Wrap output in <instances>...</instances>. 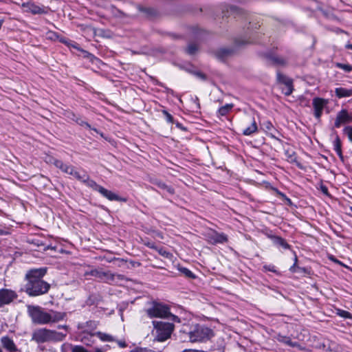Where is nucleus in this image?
Wrapping results in <instances>:
<instances>
[{
    "label": "nucleus",
    "mask_w": 352,
    "mask_h": 352,
    "mask_svg": "<svg viewBox=\"0 0 352 352\" xmlns=\"http://www.w3.org/2000/svg\"><path fill=\"white\" fill-rule=\"evenodd\" d=\"M293 83H291L290 85H285V87L283 89V93L285 96H289L293 92Z\"/></svg>",
    "instance_id": "nucleus-40"
},
{
    "label": "nucleus",
    "mask_w": 352,
    "mask_h": 352,
    "mask_svg": "<svg viewBox=\"0 0 352 352\" xmlns=\"http://www.w3.org/2000/svg\"><path fill=\"white\" fill-rule=\"evenodd\" d=\"M224 16H227L229 14L236 15L240 14L242 11L240 8L235 6H226L222 10Z\"/></svg>",
    "instance_id": "nucleus-25"
},
{
    "label": "nucleus",
    "mask_w": 352,
    "mask_h": 352,
    "mask_svg": "<svg viewBox=\"0 0 352 352\" xmlns=\"http://www.w3.org/2000/svg\"><path fill=\"white\" fill-rule=\"evenodd\" d=\"M67 317L65 312L57 311L53 309H50L48 311V324L56 323L60 321H63Z\"/></svg>",
    "instance_id": "nucleus-13"
},
{
    "label": "nucleus",
    "mask_w": 352,
    "mask_h": 352,
    "mask_svg": "<svg viewBox=\"0 0 352 352\" xmlns=\"http://www.w3.org/2000/svg\"><path fill=\"white\" fill-rule=\"evenodd\" d=\"M188 335L191 342H201L212 338L214 336V332L205 325L196 324L190 327Z\"/></svg>",
    "instance_id": "nucleus-3"
},
{
    "label": "nucleus",
    "mask_w": 352,
    "mask_h": 352,
    "mask_svg": "<svg viewBox=\"0 0 352 352\" xmlns=\"http://www.w3.org/2000/svg\"><path fill=\"white\" fill-rule=\"evenodd\" d=\"M335 65L337 68L341 69L347 73H349L352 71V66L349 64L336 63Z\"/></svg>",
    "instance_id": "nucleus-37"
},
{
    "label": "nucleus",
    "mask_w": 352,
    "mask_h": 352,
    "mask_svg": "<svg viewBox=\"0 0 352 352\" xmlns=\"http://www.w3.org/2000/svg\"><path fill=\"white\" fill-rule=\"evenodd\" d=\"M0 352H3V351H2V349H1V348H0Z\"/></svg>",
    "instance_id": "nucleus-61"
},
{
    "label": "nucleus",
    "mask_w": 352,
    "mask_h": 352,
    "mask_svg": "<svg viewBox=\"0 0 352 352\" xmlns=\"http://www.w3.org/2000/svg\"><path fill=\"white\" fill-rule=\"evenodd\" d=\"M207 241L212 245L225 243L228 241V236L224 233H219L215 230H210L206 234Z\"/></svg>",
    "instance_id": "nucleus-9"
},
{
    "label": "nucleus",
    "mask_w": 352,
    "mask_h": 352,
    "mask_svg": "<svg viewBox=\"0 0 352 352\" xmlns=\"http://www.w3.org/2000/svg\"><path fill=\"white\" fill-rule=\"evenodd\" d=\"M53 164L62 172L69 174L72 170L73 166L65 164L63 161L57 159H54L52 162Z\"/></svg>",
    "instance_id": "nucleus-21"
},
{
    "label": "nucleus",
    "mask_w": 352,
    "mask_h": 352,
    "mask_svg": "<svg viewBox=\"0 0 352 352\" xmlns=\"http://www.w3.org/2000/svg\"><path fill=\"white\" fill-rule=\"evenodd\" d=\"M263 270L267 272H272L274 273H277V270H276V267L274 265H265L263 267Z\"/></svg>",
    "instance_id": "nucleus-42"
},
{
    "label": "nucleus",
    "mask_w": 352,
    "mask_h": 352,
    "mask_svg": "<svg viewBox=\"0 0 352 352\" xmlns=\"http://www.w3.org/2000/svg\"><path fill=\"white\" fill-rule=\"evenodd\" d=\"M279 194L281 195L282 196H284L283 193L279 192Z\"/></svg>",
    "instance_id": "nucleus-59"
},
{
    "label": "nucleus",
    "mask_w": 352,
    "mask_h": 352,
    "mask_svg": "<svg viewBox=\"0 0 352 352\" xmlns=\"http://www.w3.org/2000/svg\"><path fill=\"white\" fill-rule=\"evenodd\" d=\"M263 126L266 131L270 132L272 130H274V127L272 123L269 120L263 122Z\"/></svg>",
    "instance_id": "nucleus-41"
},
{
    "label": "nucleus",
    "mask_w": 352,
    "mask_h": 352,
    "mask_svg": "<svg viewBox=\"0 0 352 352\" xmlns=\"http://www.w3.org/2000/svg\"><path fill=\"white\" fill-rule=\"evenodd\" d=\"M60 41L63 43H65L66 45H67L68 46H71L73 48H75L79 51H81L84 54H85V57H88L89 56H91V54L90 53H89L88 52L85 51V50H82L79 46L78 45L75 43V42H73L72 43H69V42H67V41H65V39H62L60 40Z\"/></svg>",
    "instance_id": "nucleus-33"
},
{
    "label": "nucleus",
    "mask_w": 352,
    "mask_h": 352,
    "mask_svg": "<svg viewBox=\"0 0 352 352\" xmlns=\"http://www.w3.org/2000/svg\"><path fill=\"white\" fill-rule=\"evenodd\" d=\"M18 297L16 292L9 289H0V306L8 305Z\"/></svg>",
    "instance_id": "nucleus-8"
},
{
    "label": "nucleus",
    "mask_w": 352,
    "mask_h": 352,
    "mask_svg": "<svg viewBox=\"0 0 352 352\" xmlns=\"http://www.w3.org/2000/svg\"><path fill=\"white\" fill-rule=\"evenodd\" d=\"M327 104L328 100L326 99L318 97H316L313 99L314 115L317 120H320L323 109Z\"/></svg>",
    "instance_id": "nucleus-7"
},
{
    "label": "nucleus",
    "mask_w": 352,
    "mask_h": 352,
    "mask_svg": "<svg viewBox=\"0 0 352 352\" xmlns=\"http://www.w3.org/2000/svg\"><path fill=\"white\" fill-rule=\"evenodd\" d=\"M1 344L4 349L10 352L17 351V347L14 341L8 336H3L1 338Z\"/></svg>",
    "instance_id": "nucleus-18"
},
{
    "label": "nucleus",
    "mask_w": 352,
    "mask_h": 352,
    "mask_svg": "<svg viewBox=\"0 0 352 352\" xmlns=\"http://www.w3.org/2000/svg\"><path fill=\"white\" fill-rule=\"evenodd\" d=\"M176 126L180 129H182V131H186V128L184 127L181 123L179 122H177L176 123Z\"/></svg>",
    "instance_id": "nucleus-54"
},
{
    "label": "nucleus",
    "mask_w": 352,
    "mask_h": 352,
    "mask_svg": "<svg viewBox=\"0 0 352 352\" xmlns=\"http://www.w3.org/2000/svg\"><path fill=\"white\" fill-rule=\"evenodd\" d=\"M257 131L258 126L255 119L253 118L251 120L250 125L243 130L242 134L243 135L249 136L255 133Z\"/></svg>",
    "instance_id": "nucleus-24"
},
{
    "label": "nucleus",
    "mask_w": 352,
    "mask_h": 352,
    "mask_svg": "<svg viewBox=\"0 0 352 352\" xmlns=\"http://www.w3.org/2000/svg\"><path fill=\"white\" fill-rule=\"evenodd\" d=\"M144 245L151 248V249H153V250H156L157 248V245H155V243L151 241H144Z\"/></svg>",
    "instance_id": "nucleus-46"
},
{
    "label": "nucleus",
    "mask_w": 352,
    "mask_h": 352,
    "mask_svg": "<svg viewBox=\"0 0 352 352\" xmlns=\"http://www.w3.org/2000/svg\"><path fill=\"white\" fill-rule=\"evenodd\" d=\"M76 122H77V123L78 124H80L82 126H85V127H87L88 129H91L90 124L89 123H87V122H85V121H83V120L80 119L79 120H76Z\"/></svg>",
    "instance_id": "nucleus-48"
},
{
    "label": "nucleus",
    "mask_w": 352,
    "mask_h": 352,
    "mask_svg": "<svg viewBox=\"0 0 352 352\" xmlns=\"http://www.w3.org/2000/svg\"><path fill=\"white\" fill-rule=\"evenodd\" d=\"M248 42L246 41H244V40H241V39H236L235 40V45L237 46V47H240L243 45H245L246 43H248Z\"/></svg>",
    "instance_id": "nucleus-49"
},
{
    "label": "nucleus",
    "mask_w": 352,
    "mask_h": 352,
    "mask_svg": "<svg viewBox=\"0 0 352 352\" xmlns=\"http://www.w3.org/2000/svg\"><path fill=\"white\" fill-rule=\"evenodd\" d=\"M276 339L278 342L285 344L291 347L296 348L299 351L305 350V347L302 346L298 342H293L288 336L278 334Z\"/></svg>",
    "instance_id": "nucleus-15"
},
{
    "label": "nucleus",
    "mask_w": 352,
    "mask_h": 352,
    "mask_svg": "<svg viewBox=\"0 0 352 352\" xmlns=\"http://www.w3.org/2000/svg\"><path fill=\"white\" fill-rule=\"evenodd\" d=\"M22 7L25 8L26 12L32 14H43L47 13V8L45 6H39L32 2L23 3Z\"/></svg>",
    "instance_id": "nucleus-11"
},
{
    "label": "nucleus",
    "mask_w": 352,
    "mask_h": 352,
    "mask_svg": "<svg viewBox=\"0 0 352 352\" xmlns=\"http://www.w3.org/2000/svg\"><path fill=\"white\" fill-rule=\"evenodd\" d=\"M178 270L186 278L191 279H195L196 278L195 274L186 267H179Z\"/></svg>",
    "instance_id": "nucleus-31"
},
{
    "label": "nucleus",
    "mask_w": 352,
    "mask_h": 352,
    "mask_svg": "<svg viewBox=\"0 0 352 352\" xmlns=\"http://www.w3.org/2000/svg\"><path fill=\"white\" fill-rule=\"evenodd\" d=\"M267 58L272 60L274 65H281L285 66L287 63V58L284 57H280L272 54H267Z\"/></svg>",
    "instance_id": "nucleus-22"
},
{
    "label": "nucleus",
    "mask_w": 352,
    "mask_h": 352,
    "mask_svg": "<svg viewBox=\"0 0 352 352\" xmlns=\"http://www.w3.org/2000/svg\"><path fill=\"white\" fill-rule=\"evenodd\" d=\"M349 117H350L351 122H352V112H349Z\"/></svg>",
    "instance_id": "nucleus-58"
},
{
    "label": "nucleus",
    "mask_w": 352,
    "mask_h": 352,
    "mask_svg": "<svg viewBox=\"0 0 352 352\" xmlns=\"http://www.w3.org/2000/svg\"><path fill=\"white\" fill-rule=\"evenodd\" d=\"M28 313L32 322L37 324H48V312L40 306L30 305L28 307Z\"/></svg>",
    "instance_id": "nucleus-6"
},
{
    "label": "nucleus",
    "mask_w": 352,
    "mask_h": 352,
    "mask_svg": "<svg viewBox=\"0 0 352 352\" xmlns=\"http://www.w3.org/2000/svg\"><path fill=\"white\" fill-rule=\"evenodd\" d=\"M153 184L160 189L166 190L169 195L175 194V189L173 187L166 185L161 181H155Z\"/></svg>",
    "instance_id": "nucleus-29"
},
{
    "label": "nucleus",
    "mask_w": 352,
    "mask_h": 352,
    "mask_svg": "<svg viewBox=\"0 0 352 352\" xmlns=\"http://www.w3.org/2000/svg\"><path fill=\"white\" fill-rule=\"evenodd\" d=\"M91 301V297L88 299V302Z\"/></svg>",
    "instance_id": "nucleus-60"
},
{
    "label": "nucleus",
    "mask_w": 352,
    "mask_h": 352,
    "mask_svg": "<svg viewBox=\"0 0 352 352\" xmlns=\"http://www.w3.org/2000/svg\"><path fill=\"white\" fill-rule=\"evenodd\" d=\"M345 48L348 49V50H352V43H347L345 45Z\"/></svg>",
    "instance_id": "nucleus-56"
},
{
    "label": "nucleus",
    "mask_w": 352,
    "mask_h": 352,
    "mask_svg": "<svg viewBox=\"0 0 352 352\" xmlns=\"http://www.w3.org/2000/svg\"><path fill=\"white\" fill-rule=\"evenodd\" d=\"M72 352H88V351L81 346H75Z\"/></svg>",
    "instance_id": "nucleus-47"
},
{
    "label": "nucleus",
    "mask_w": 352,
    "mask_h": 352,
    "mask_svg": "<svg viewBox=\"0 0 352 352\" xmlns=\"http://www.w3.org/2000/svg\"><path fill=\"white\" fill-rule=\"evenodd\" d=\"M267 236L272 240L274 245L278 248L281 247L285 250L291 249V245L283 238L273 234H268Z\"/></svg>",
    "instance_id": "nucleus-16"
},
{
    "label": "nucleus",
    "mask_w": 352,
    "mask_h": 352,
    "mask_svg": "<svg viewBox=\"0 0 352 352\" xmlns=\"http://www.w3.org/2000/svg\"><path fill=\"white\" fill-rule=\"evenodd\" d=\"M335 139L333 141V149L338 154V157L342 161H344V156L342 151V142L339 135L336 132H334Z\"/></svg>",
    "instance_id": "nucleus-20"
},
{
    "label": "nucleus",
    "mask_w": 352,
    "mask_h": 352,
    "mask_svg": "<svg viewBox=\"0 0 352 352\" xmlns=\"http://www.w3.org/2000/svg\"><path fill=\"white\" fill-rule=\"evenodd\" d=\"M118 345L121 347V348H124L126 346V344L124 340H119V341H117Z\"/></svg>",
    "instance_id": "nucleus-53"
},
{
    "label": "nucleus",
    "mask_w": 352,
    "mask_h": 352,
    "mask_svg": "<svg viewBox=\"0 0 352 352\" xmlns=\"http://www.w3.org/2000/svg\"><path fill=\"white\" fill-rule=\"evenodd\" d=\"M102 270H98V269H94L89 271H86L84 274L85 276H92L97 278H98L100 280L101 276H102Z\"/></svg>",
    "instance_id": "nucleus-32"
},
{
    "label": "nucleus",
    "mask_w": 352,
    "mask_h": 352,
    "mask_svg": "<svg viewBox=\"0 0 352 352\" xmlns=\"http://www.w3.org/2000/svg\"><path fill=\"white\" fill-rule=\"evenodd\" d=\"M351 123L349 111L346 109H342L336 114L334 127L340 128L342 125Z\"/></svg>",
    "instance_id": "nucleus-10"
},
{
    "label": "nucleus",
    "mask_w": 352,
    "mask_h": 352,
    "mask_svg": "<svg viewBox=\"0 0 352 352\" xmlns=\"http://www.w3.org/2000/svg\"><path fill=\"white\" fill-rule=\"evenodd\" d=\"M276 78L278 82L283 84L285 86L290 85L291 83H293V80L291 78H288L287 76L281 74L279 72H277Z\"/></svg>",
    "instance_id": "nucleus-28"
},
{
    "label": "nucleus",
    "mask_w": 352,
    "mask_h": 352,
    "mask_svg": "<svg viewBox=\"0 0 352 352\" xmlns=\"http://www.w3.org/2000/svg\"><path fill=\"white\" fill-rule=\"evenodd\" d=\"M335 94L338 98L352 96V89L337 87L335 89Z\"/></svg>",
    "instance_id": "nucleus-23"
},
{
    "label": "nucleus",
    "mask_w": 352,
    "mask_h": 352,
    "mask_svg": "<svg viewBox=\"0 0 352 352\" xmlns=\"http://www.w3.org/2000/svg\"><path fill=\"white\" fill-rule=\"evenodd\" d=\"M233 104H226L224 106L221 107L218 111L217 113L219 116H226L233 108Z\"/></svg>",
    "instance_id": "nucleus-30"
},
{
    "label": "nucleus",
    "mask_w": 352,
    "mask_h": 352,
    "mask_svg": "<svg viewBox=\"0 0 352 352\" xmlns=\"http://www.w3.org/2000/svg\"><path fill=\"white\" fill-rule=\"evenodd\" d=\"M320 188L323 194L327 195H329L328 188L326 186L321 184Z\"/></svg>",
    "instance_id": "nucleus-51"
},
{
    "label": "nucleus",
    "mask_w": 352,
    "mask_h": 352,
    "mask_svg": "<svg viewBox=\"0 0 352 352\" xmlns=\"http://www.w3.org/2000/svg\"><path fill=\"white\" fill-rule=\"evenodd\" d=\"M199 47L195 43H189L185 49V52L189 55H194L198 51Z\"/></svg>",
    "instance_id": "nucleus-34"
},
{
    "label": "nucleus",
    "mask_w": 352,
    "mask_h": 352,
    "mask_svg": "<svg viewBox=\"0 0 352 352\" xmlns=\"http://www.w3.org/2000/svg\"><path fill=\"white\" fill-rule=\"evenodd\" d=\"M86 179L83 181V184H85L87 186L92 188L94 190L98 191L100 190L102 186L98 185L94 180L91 179L89 176L87 175Z\"/></svg>",
    "instance_id": "nucleus-26"
},
{
    "label": "nucleus",
    "mask_w": 352,
    "mask_h": 352,
    "mask_svg": "<svg viewBox=\"0 0 352 352\" xmlns=\"http://www.w3.org/2000/svg\"><path fill=\"white\" fill-rule=\"evenodd\" d=\"M234 54V50L230 48H220L215 52V56L220 60L223 61L228 57Z\"/></svg>",
    "instance_id": "nucleus-19"
},
{
    "label": "nucleus",
    "mask_w": 352,
    "mask_h": 352,
    "mask_svg": "<svg viewBox=\"0 0 352 352\" xmlns=\"http://www.w3.org/2000/svg\"><path fill=\"white\" fill-rule=\"evenodd\" d=\"M297 261H298V258H297V256H295V259H294V265L289 269V270L292 272H296L295 268H296V265Z\"/></svg>",
    "instance_id": "nucleus-52"
},
{
    "label": "nucleus",
    "mask_w": 352,
    "mask_h": 352,
    "mask_svg": "<svg viewBox=\"0 0 352 352\" xmlns=\"http://www.w3.org/2000/svg\"><path fill=\"white\" fill-rule=\"evenodd\" d=\"M162 113L165 116L166 120L168 122H173V117L166 110H162Z\"/></svg>",
    "instance_id": "nucleus-45"
},
{
    "label": "nucleus",
    "mask_w": 352,
    "mask_h": 352,
    "mask_svg": "<svg viewBox=\"0 0 352 352\" xmlns=\"http://www.w3.org/2000/svg\"><path fill=\"white\" fill-rule=\"evenodd\" d=\"M58 329H64L65 333L47 328L36 329L32 333L31 341L38 344L45 342H62L65 339L69 327L66 324L58 325Z\"/></svg>",
    "instance_id": "nucleus-2"
},
{
    "label": "nucleus",
    "mask_w": 352,
    "mask_h": 352,
    "mask_svg": "<svg viewBox=\"0 0 352 352\" xmlns=\"http://www.w3.org/2000/svg\"><path fill=\"white\" fill-rule=\"evenodd\" d=\"M96 336L102 341H104V342H113L115 340L112 336L105 333L100 332V331L97 332Z\"/></svg>",
    "instance_id": "nucleus-35"
},
{
    "label": "nucleus",
    "mask_w": 352,
    "mask_h": 352,
    "mask_svg": "<svg viewBox=\"0 0 352 352\" xmlns=\"http://www.w3.org/2000/svg\"><path fill=\"white\" fill-rule=\"evenodd\" d=\"M329 258L331 261H333L334 263H340V262L338 259H336V258H334V256H332V255L329 256Z\"/></svg>",
    "instance_id": "nucleus-55"
},
{
    "label": "nucleus",
    "mask_w": 352,
    "mask_h": 352,
    "mask_svg": "<svg viewBox=\"0 0 352 352\" xmlns=\"http://www.w3.org/2000/svg\"><path fill=\"white\" fill-rule=\"evenodd\" d=\"M146 314L151 318H165L174 322H179L180 319L178 316L172 314L170 312L169 307L164 304L153 302L151 307L146 310Z\"/></svg>",
    "instance_id": "nucleus-4"
},
{
    "label": "nucleus",
    "mask_w": 352,
    "mask_h": 352,
    "mask_svg": "<svg viewBox=\"0 0 352 352\" xmlns=\"http://www.w3.org/2000/svg\"><path fill=\"white\" fill-rule=\"evenodd\" d=\"M198 351L195 349H185L182 352H197Z\"/></svg>",
    "instance_id": "nucleus-57"
},
{
    "label": "nucleus",
    "mask_w": 352,
    "mask_h": 352,
    "mask_svg": "<svg viewBox=\"0 0 352 352\" xmlns=\"http://www.w3.org/2000/svg\"><path fill=\"white\" fill-rule=\"evenodd\" d=\"M47 271V267H39L32 268L26 272L25 275L26 283L23 290L29 296H38L48 292L50 285L43 280Z\"/></svg>",
    "instance_id": "nucleus-1"
},
{
    "label": "nucleus",
    "mask_w": 352,
    "mask_h": 352,
    "mask_svg": "<svg viewBox=\"0 0 352 352\" xmlns=\"http://www.w3.org/2000/svg\"><path fill=\"white\" fill-rule=\"evenodd\" d=\"M69 175L73 176L76 179H78V181H80V182H81L82 183L83 181L86 179L85 177H86L87 174V173L85 170H82V173L80 172H79V171H77L75 169V167L74 166L73 168H72V170H71Z\"/></svg>",
    "instance_id": "nucleus-27"
},
{
    "label": "nucleus",
    "mask_w": 352,
    "mask_h": 352,
    "mask_svg": "<svg viewBox=\"0 0 352 352\" xmlns=\"http://www.w3.org/2000/svg\"><path fill=\"white\" fill-rule=\"evenodd\" d=\"M153 324L155 330V340L159 342H164L168 340L173 330L174 324L170 322L162 321H153Z\"/></svg>",
    "instance_id": "nucleus-5"
},
{
    "label": "nucleus",
    "mask_w": 352,
    "mask_h": 352,
    "mask_svg": "<svg viewBox=\"0 0 352 352\" xmlns=\"http://www.w3.org/2000/svg\"><path fill=\"white\" fill-rule=\"evenodd\" d=\"M98 192L103 196L104 197L107 198L109 201H126V199L122 198L120 196H118L117 194L114 193L113 192L109 190L104 187L101 186L100 190H98Z\"/></svg>",
    "instance_id": "nucleus-14"
},
{
    "label": "nucleus",
    "mask_w": 352,
    "mask_h": 352,
    "mask_svg": "<svg viewBox=\"0 0 352 352\" xmlns=\"http://www.w3.org/2000/svg\"><path fill=\"white\" fill-rule=\"evenodd\" d=\"M10 234V228L9 227L0 224V236H7Z\"/></svg>",
    "instance_id": "nucleus-38"
},
{
    "label": "nucleus",
    "mask_w": 352,
    "mask_h": 352,
    "mask_svg": "<svg viewBox=\"0 0 352 352\" xmlns=\"http://www.w3.org/2000/svg\"><path fill=\"white\" fill-rule=\"evenodd\" d=\"M137 8L140 12L143 13L146 17L149 19L156 17L159 14L158 11L152 7H144L139 5Z\"/></svg>",
    "instance_id": "nucleus-17"
},
{
    "label": "nucleus",
    "mask_w": 352,
    "mask_h": 352,
    "mask_svg": "<svg viewBox=\"0 0 352 352\" xmlns=\"http://www.w3.org/2000/svg\"><path fill=\"white\" fill-rule=\"evenodd\" d=\"M338 314L340 316L344 318H352L351 314L347 311L339 310Z\"/></svg>",
    "instance_id": "nucleus-43"
},
{
    "label": "nucleus",
    "mask_w": 352,
    "mask_h": 352,
    "mask_svg": "<svg viewBox=\"0 0 352 352\" xmlns=\"http://www.w3.org/2000/svg\"><path fill=\"white\" fill-rule=\"evenodd\" d=\"M155 250L164 258H170L173 256V254L170 252H168L165 248L157 246Z\"/></svg>",
    "instance_id": "nucleus-36"
},
{
    "label": "nucleus",
    "mask_w": 352,
    "mask_h": 352,
    "mask_svg": "<svg viewBox=\"0 0 352 352\" xmlns=\"http://www.w3.org/2000/svg\"><path fill=\"white\" fill-rule=\"evenodd\" d=\"M197 78L202 80H206L207 76L205 74L201 72H193L192 73Z\"/></svg>",
    "instance_id": "nucleus-44"
},
{
    "label": "nucleus",
    "mask_w": 352,
    "mask_h": 352,
    "mask_svg": "<svg viewBox=\"0 0 352 352\" xmlns=\"http://www.w3.org/2000/svg\"><path fill=\"white\" fill-rule=\"evenodd\" d=\"M343 133L346 134L351 142H352V126H346L343 129Z\"/></svg>",
    "instance_id": "nucleus-39"
},
{
    "label": "nucleus",
    "mask_w": 352,
    "mask_h": 352,
    "mask_svg": "<svg viewBox=\"0 0 352 352\" xmlns=\"http://www.w3.org/2000/svg\"><path fill=\"white\" fill-rule=\"evenodd\" d=\"M131 352H155L153 351V350L151 349H148L146 348H140V349H136L135 350H133Z\"/></svg>",
    "instance_id": "nucleus-50"
},
{
    "label": "nucleus",
    "mask_w": 352,
    "mask_h": 352,
    "mask_svg": "<svg viewBox=\"0 0 352 352\" xmlns=\"http://www.w3.org/2000/svg\"><path fill=\"white\" fill-rule=\"evenodd\" d=\"M124 276L122 274H113L110 271H102L100 280L104 283L112 284L117 282V280H122Z\"/></svg>",
    "instance_id": "nucleus-12"
}]
</instances>
